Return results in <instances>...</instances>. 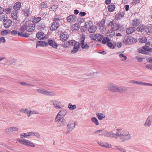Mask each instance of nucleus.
Listing matches in <instances>:
<instances>
[{"label":"nucleus","mask_w":152,"mask_h":152,"mask_svg":"<svg viewBox=\"0 0 152 152\" xmlns=\"http://www.w3.org/2000/svg\"><path fill=\"white\" fill-rule=\"evenodd\" d=\"M116 130L118 132L116 133V139L119 138L121 142H124L132 139V136L127 130L119 128L116 129Z\"/></svg>","instance_id":"1"},{"label":"nucleus","mask_w":152,"mask_h":152,"mask_svg":"<svg viewBox=\"0 0 152 152\" xmlns=\"http://www.w3.org/2000/svg\"><path fill=\"white\" fill-rule=\"evenodd\" d=\"M55 121L57 123V126L58 127H62L65 126L66 124V122L64 118L56 117Z\"/></svg>","instance_id":"3"},{"label":"nucleus","mask_w":152,"mask_h":152,"mask_svg":"<svg viewBox=\"0 0 152 152\" xmlns=\"http://www.w3.org/2000/svg\"><path fill=\"white\" fill-rule=\"evenodd\" d=\"M28 134L26 133H22L20 135V137L22 138H28Z\"/></svg>","instance_id":"49"},{"label":"nucleus","mask_w":152,"mask_h":152,"mask_svg":"<svg viewBox=\"0 0 152 152\" xmlns=\"http://www.w3.org/2000/svg\"><path fill=\"white\" fill-rule=\"evenodd\" d=\"M97 28V27L96 26L92 25L89 28L88 31L90 33H94L96 30Z\"/></svg>","instance_id":"27"},{"label":"nucleus","mask_w":152,"mask_h":152,"mask_svg":"<svg viewBox=\"0 0 152 152\" xmlns=\"http://www.w3.org/2000/svg\"><path fill=\"white\" fill-rule=\"evenodd\" d=\"M109 34L107 35V37L109 38H111L115 35V31L112 30L109 31Z\"/></svg>","instance_id":"36"},{"label":"nucleus","mask_w":152,"mask_h":152,"mask_svg":"<svg viewBox=\"0 0 152 152\" xmlns=\"http://www.w3.org/2000/svg\"><path fill=\"white\" fill-rule=\"evenodd\" d=\"M105 20L104 19H102L98 23V25L99 26L102 27L105 24Z\"/></svg>","instance_id":"52"},{"label":"nucleus","mask_w":152,"mask_h":152,"mask_svg":"<svg viewBox=\"0 0 152 152\" xmlns=\"http://www.w3.org/2000/svg\"><path fill=\"white\" fill-rule=\"evenodd\" d=\"M80 48V43H77V45H75L74 46L72 50L71 51V53H77L79 50Z\"/></svg>","instance_id":"25"},{"label":"nucleus","mask_w":152,"mask_h":152,"mask_svg":"<svg viewBox=\"0 0 152 152\" xmlns=\"http://www.w3.org/2000/svg\"><path fill=\"white\" fill-rule=\"evenodd\" d=\"M101 135L108 137L114 138L116 140V133H114L112 131H108L105 130Z\"/></svg>","instance_id":"5"},{"label":"nucleus","mask_w":152,"mask_h":152,"mask_svg":"<svg viewBox=\"0 0 152 152\" xmlns=\"http://www.w3.org/2000/svg\"><path fill=\"white\" fill-rule=\"evenodd\" d=\"M75 124L72 121H69L67 125L66 129L67 131L65 132V133L67 134L69 133L74 128Z\"/></svg>","instance_id":"9"},{"label":"nucleus","mask_w":152,"mask_h":152,"mask_svg":"<svg viewBox=\"0 0 152 152\" xmlns=\"http://www.w3.org/2000/svg\"><path fill=\"white\" fill-rule=\"evenodd\" d=\"M45 34L42 32H38L36 34V37L39 40L43 39L45 37Z\"/></svg>","instance_id":"20"},{"label":"nucleus","mask_w":152,"mask_h":152,"mask_svg":"<svg viewBox=\"0 0 152 152\" xmlns=\"http://www.w3.org/2000/svg\"><path fill=\"white\" fill-rule=\"evenodd\" d=\"M124 13L123 12H119L118 13L115 17V19L116 20H118L121 18H122L124 16Z\"/></svg>","instance_id":"28"},{"label":"nucleus","mask_w":152,"mask_h":152,"mask_svg":"<svg viewBox=\"0 0 152 152\" xmlns=\"http://www.w3.org/2000/svg\"><path fill=\"white\" fill-rule=\"evenodd\" d=\"M92 122L96 125H99V123L97 119L95 117H92L91 119Z\"/></svg>","instance_id":"41"},{"label":"nucleus","mask_w":152,"mask_h":152,"mask_svg":"<svg viewBox=\"0 0 152 152\" xmlns=\"http://www.w3.org/2000/svg\"><path fill=\"white\" fill-rule=\"evenodd\" d=\"M12 23V20L10 19H7L4 21V26L6 28H8L10 26Z\"/></svg>","instance_id":"15"},{"label":"nucleus","mask_w":152,"mask_h":152,"mask_svg":"<svg viewBox=\"0 0 152 152\" xmlns=\"http://www.w3.org/2000/svg\"><path fill=\"white\" fill-rule=\"evenodd\" d=\"M77 22L79 24H80L84 22V20L82 18H79L77 20Z\"/></svg>","instance_id":"63"},{"label":"nucleus","mask_w":152,"mask_h":152,"mask_svg":"<svg viewBox=\"0 0 152 152\" xmlns=\"http://www.w3.org/2000/svg\"><path fill=\"white\" fill-rule=\"evenodd\" d=\"M140 23V20L138 19H134L133 21L132 25L134 26H137Z\"/></svg>","instance_id":"29"},{"label":"nucleus","mask_w":152,"mask_h":152,"mask_svg":"<svg viewBox=\"0 0 152 152\" xmlns=\"http://www.w3.org/2000/svg\"><path fill=\"white\" fill-rule=\"evenodd\" d=\"M20 84L23 86H27L29 87H34L35 86L31 84H28L25 82H21Z\"/></svg>","instance_id":"44"},{"label":"nucleus","mask_w":152,"mask_h":152,"mask_svg":"<svg viewBox=\"0 0 152 152\" xmlns=\"http://www.w3.org/2000/svg\"><path fill=\"white\" fill-rule=\"evenodd\" d=\"M129 83L133 84H136L138 85H140V81H137L134 80H131L129 81Z\"/></svg>","instance_id":"55"},{"label":"nucleus","mask_w":152,"mask_h":152,"mask_svg":"<svg viewBox=\"0 0 152 152\" xmlns=\"http://www.w3.org/2000/svg\"><path fill=\"white\" fill-rule=\"evenodd\" d=\"M69 35L66 32H63L60 36V40L63 41H65L69 38Z\"/></svg>","instance_id":"14"},{"label":"nucleus","mask_w":152,"mask_h":152,"mask_svg":"<svg viewBox=\"0 0 152 152\" xmlns=\"http://www.w3.org/2000/svg\"><path fill=\"white\" fill-rule=\"evenodd\" d=\"M136 39L131 37H125L123 40V42L124 44L129 45L133 44L136 43Z\"/></svg>","instance_id":"4"},{"label":"nucleus","mask_w":152,"mask_h":152,"mask_svg":"<svg viewBox=\"0 0 152 152\" xmlns=\"http://www.w3.org/2000/svg\"><path fill=\"white\" fill-rule=\"evenodd\" d=\"M85 40V36L83 35L81 37L80 40L81 47L83 49H88L89 48V46L86 43L84 42Z\"/></svg>","instance_id":"8"},{"label":"nucleus","mask_w":152,"mask_h":152,"mask_svg":"<svg viewBox=\"0 0 152 152\" xmlns=\"http://www.w3.org/2000/svg\"><path fill=\"white\" fill-rule=\"evenodd\" d=\"M50 103L53 104L57 109H61V107L59 105L61 102L60 101L56 100H51L50 101Z\"/></svg>","instance_id":"11"},{"label":"nucleus","mask_w":152,"mask_h":152,"mask_svg":"<svg viewBox=\"0 0 152 152\" xmlns=\"http://www.w3.org/2000/svg\"><path fill=\"white\" fill-rule=\"evenodd\" d=\"M147 41V39L146 37H143L140 39V42L141 43H145Z\"/></svg>","instance_id":"51"},{"label":"nucleus","mask_w":152,"mask_h":152,"mask_svg":"<svg viewBox=\"0 0 152 152\" xmlns=\"http://www.w3.org/2000/svg\"><path fill=\"white\" fill-rule=\"evenodd\" d=\"M107 45L110 48L112 49H114L115 48L114 45L112 43L110 42H107Z\"/></svg>","instance_id":"48"},{"label":"nucleus","mask_w":152,"mask_h":152,"mask_svg":"<svg viewBox=\"0 0 152 152\" xmlns=\"http://www.w3.org/2000/svg\"><path fill=\"white\" fill-rule=\"evenodd\" d=\"M103 145V147L106 148H110L112 146L111 144L106 142H104Z\"/></svg>","instance_id":"47"},{"label":"nucleus","mask_w":152,"mask_h":152,"mask_svg":"<svg viewBox=\"0 0 152 152\" xmlns=\"http://www.w3.org/2000/svg\"><path fill=\"white\" fill-rule=\"evenodd\" d=\"M48 45L51 46H52L54 48H57L58 45L57 43L53 40L50 39H49L48 41Z\"/></svg>","instance_id":"22"},{"label":"nucleus","mask_w":152,"mask_h":152,"mask_svg":"<svg viewBox=\"0 0 152 152\" xmlns=\"http://www.w3.org/2000/svg\"><path fill=\"white\" fill-rule=\"evenodd\" d=\"M152 124V115L149 116L146 119L145 122L143 124L145 127H149Z\"/></svg>","instance_id":"12"},{"label":"nucleus","mask_w":152,"mask_h":152,"mask_svg":"<svg viewBox=\"0 0 152 152\" xmlns=\"http://www.w3.org/2000/svg\"><path fill=\"white\" fill-rule=\"evenodd\" d=\"M85 40V36L83 35L81 37L80 40L81 47L83 49H88L89 48V46L86 43L84 42Z\"/></svg>","instance_id":"7"},{"label":"nucleus","mask_w":152,"mask_h":152,"mask_svg":"<svg viewBox=\"0 0 152 152\" xmlns=\"http://www.w3.org/2000/svg\"><path fill=\"white\" fill-rule=\"evenodd\" d=\"M67 113L66 110L64 109L61 110L58 114L56 117L64 118Z\"/></svg>","instance_id":"16"},{"label":"nucleus","mask_w":152,"mask_h":152,"mask_svg":"<svg viewBox=\"0 0 152 152\" xmlns=\"http://www.w3.org/2000/svg\"><path fill=\"white\" fill-rule=\"evenodd\" d=\"M68 107L70 110H73L76 108V106L75 105H72L71 103L68 104Z\"/></svg>","instance_id":"45"},{"label":"nucleus","mask_w":152,"mask_h":152,"mask_svg":"<svg viewBox=\"0 0 152 152\" xmlns=\"http://www.w3.org/2000/svg\"><path fill=\"white\" fill-rule=\"evenodd\" d=\"M17 140L24 145L31 147H34L35 146V145L34 143L28 140H23L21 139L18 138Z\"/></svg>","instance_id":"2"},{"label":"nucleus","mask_w":152,"mask_h":152,"mask_svg":"<svg viewBox=\"0 0 152 152\" xmlns=\"http://www.w3.org/2000/svg\"><path fill=\"white\" fill-rule=\"evenodd\" d=\"M10 30H5L2 31L1 32V35L5 36L7 34H10Z\"/></svg>","instance_id":"40"},{"label":"nucleus","mask_w":152,"mask_h":152,"mask_svg":"<svg viewBox=\"0 0 152 152\" xmlns=\"http://www.w3.org/2000/svg\"><path fill=\"white\" fill-rule=\"evenodd\" d=\"M137 52L139 53H141L143 54H148L149 53L144 50L142 48H142H139L137 49Z\"/></svg>","instance_id":"33"},{"label":"nucleus","mask_w":152,"mask_h":152,"mask_svg":"<svg viewBox=\"0 0 152 152\" xmlns=\"http://www.w3.org/2000/svg\"><path fill=\"white\" fill-rule=\"evenodd\" d=\"M119 57L120 58H122L121 60L122 61H124L125 60H126V58L127 57L126 56L124 55L123 54H119Z\"/></svg>","instance_id":"60"},{"label":"nucleus","mask_w":152,"mask_h":152,"mask_svg":"<svg viewBox=\"0 0 152 152\" xmlns=\"http://www.w3.org/2000/svg\"><path fill=\"white\" fill-rule=\"evenodd\" d=\"M48 45V43L47 42L42 41H39L37 42L36 47L37 46H46Z\"/></svg>","instance_id":"24"},{"label":"nucleus","mask_w":152,"mask_h":152,"mask_svg":"<svg viewBox=\"0 0 152 152\" xmlns=\"http://www.w3.org/2000/svg\"><path fill=\"white\" fill-rule=\"evenodd\" d=\"M18 128L16 127L12 126L10 127L4 129V131L6 133H11L14 131H18Z\"/></svg>","instance_id":"13"},{"label":"nucleus","mask_w":152,"mask_h":152,"mask_svg":"<svg viewBox=\"0 0 152 152\" xmlns=\"http://www.w3.org/2000/svg\"><path fill=\"white\" fill-rule=\"evenodd\" d=\"M145 28V26L143 25H140L137 28V30L138 31H142Z\"/></svg>","instance_id":"34"},{"label":"nucleus","mask_w":152,"mask_h":152,"mask_svg":"<svg viewBox=\"0 0 152 152\" xmlns=\"http://www.w3.org/2000/svg\"><path fill=\"white\" fill-rule=\"evenodd\" d=\"M20 3L19 2H16L14 5L13 8L16 10H19L20 8Z\"/></svg>","instance_id":"31"},{"label":"nucleus","mask_w":152,"mask_h":152,"mask_svg":"<svg viewBox=\"0 0 152 152\" xmlns=\"http://www.w3.org/2000/svg\"><path fill=\"white\" fill-rule=\"evenodd\" d=\"M115 8V6L113 4H111L108 6V10L109 12H113Z\"/></svg>","instance_id":"32"},{"label":"nucleus","mask_w":152,"mask_h":152,"mask_svg":"<svg viewBox=\"0 0 152 152\" xmlns=\"http://www.w3.org/2000/svg\"><path fill=\"white\" fill-rule=\"evenodd\" d=\"M85 26H86L88 28V27H89L93 25L92 22L90 20L88 21H87L85 22Z\"/></svg>","instance_id":"43"},{"label":"nucleus","mask_w":152,"mask_h":152,"mask_svg":"<svg viewBox=\"0 0 152 152\" xmlns=\"http://www.w3.org/2000/svg\"><path fill=\"white\" fill-rule=\"evenodd\" d=\"M18 12L16 11L12 12L11 13L12 17L15 20H16L18 18V15L17 13Z\"/></svg>","instance_id":"39"},{"label":"nucleus","mask_w":152,"mask_h":152,"mask_svg":"<svg viewBox=\"0 0 152 152\" xmlns=\"http://www.w3.org/2000/svg\"><path fill=\"white\" fill-rule=\"evenodd\" d=\"M90 37L92 39L95 40L97 38V35L96 34L95 35L94 34H92L90 36Z\"/></svg>","instance_id":"56"},{"label":"nucleus","mask_w":152,"mask_h":152,"mask_svg":"<svg viewBox=\"0 0 152 152\" xmlns=\"http://www.w3.org/2000/svg\"><path fill=\"white\" fill-rule=\"evenodd\" d=\"M142 48L144 49V50L146 51V52L148 51L150 52H152V48H146L145 47H142Z\"/></svg>","instance_id":"59"},{"label":"nucleus","mask_w":152,"mask_h":152,"mask_svg":"<svg viewBox=\"0 0 152 152\" xmlns=\"http://www.w3.org/2000/svg\"><path fill=\"white\" fill-rule=\"evenodd\" d=\"M108 26H110L111 28L115 31L118 30L120 28V24L117 23H115L113 20L111 21L107 24Z\"/></svg>","instance_id":"6"},{"label":"nucleus","mask_w":152,"mask_h":152,"mask_svg":"<svg viewBox=\"0 0 152 152\" xmlns=\"http://www.w3.org/2000/svg\"><path fill=\"white\" fill-rule=\"evenodd\" d=\"M116 148V149L119 150L121 152H126V150L124 149L123 147H121L120 146H118L115 147Z\"/></svg>","instance_id":"46"},{"label":"nucleus","mask_w":152,"mask_h":152,"mask_svg":"<svg viewBox=\"0 0 152 152\" xmlns=\"http://www.w3.org/2000/svg\"><path fill=\"white\" fill-rule=\"evenodd\" d=\"M60 26V23L57 21L53 22L50 28L51 30L53 31L57 29Z\"/></svg>","instance_id":"18"},{"label":"nucleus","mask_w":152,"mask_h":152,"mask_svg":"<svg viewBox=\"0 0 152 152\" xmlns=\"http://www.w3.org/2000/svg\"><path fill=\"white\" fill-rule=\"evenodd\" d=\"M27 24H25L23 25L20 28L19 31L20 32H24L25 30H26Z\"/></svg>","instance_id":"42"},{"label":"nucleus","mask_w":152,"mask_h":152,"mask_svg":"<svg viewBox=\"0 0 152 152\" xmlns=\"http://www.w3.org/2000/svg\"><path fill=\"white\" fill-rule=\"evenodd\" d=\"M19 32L15 30H13L12 31L10 30V34L11 33L12 35H16L17 34H18V33Z\"/></svg>","instance_id":"61"},{"label":"nucleus","mask_w":152,"mask_h":152,"mask_svg":"<svg viewBox=\"0 0 152 152\" xmlns=\"http://www.w3.org/2000/svg\"><path fill=\"white\" fill-rule=\"evenodd\" d=\"M18 36L19 37H29L30 34L26 33H23V32H20L18 33Z\"/></svg>","instance_id":"37"},{"label":"nucleus","mask_w":152,"mask_h":152,"mask_svg":"<svg viewBox=\"0 0 152 152\" xmlns=\"http://www.w3.org/2000/svg\"><path fill=\"white\" fill-rule=\"evenodd\" d=\"M70 46V45H77V42L74 40H70L69 41Z\"/></svg>","instance_id":"50"},{"label":"nucleus","mask_w":152,"mask_h":152,"mask_svg":"<svg viewBox=\"0 0 152 152\" xmlns=\"http://www.w3.org/2000/svg\"><path fill=\"white\" fill-rule=\"evenodd\" d=\"M110 41L109 38H107L104 37L103 39L102 42L103 44H105L107 42H109Z\"/></svg>","instance_id":"57"},{"label":"nucleus","mask_w":152,"mask_h":152,"mask_svg":"<svg viewBox=\"0 0 152 152\" xmlns=\"http://www.w3.org/2000/svg\"><path fill=\"white\" fill-rule=\"evenodd\" d=\"M140 85L152 86V84H151L146 83L142 82L141 81H140Z\"/></svg>","instance_id":"58"},{"label":"nucleus","mask_w":152,"mask_h":152,"mask_svg":"<svg viewBox=\"0 0 152 152\" xmlns=\"http://www.w3.org/2000/svg\"><path fill=\"white\" fill-rule=\"evenodd\" d=\"M136 28L134 27H130L127 28L126 30V32L128 34H132L135 30Z\"/></svg>","instance_id":"26"},{"label":"nucleus","mask_w":152,"mask_h":152,"mask_svg":"<svg viewBox=\"0 0 152 152\" xmlns=\"http://www.w3.org/2000/svg\"><path fill=\"white\" fill-rule=\"evenodd\" d=\"M37 90L38 92L42 94H44L47 96H50V92L48 91L43 89H37Z\"/></svg>","instance_id":"17"},{"label":"nucleus","mask_w":152,"mask_h":152,"mask_svg":"<svg viewBox=\"0 0 152 152\" xmlns=\"http://www.w3.org/2000/svg\"><path fill=\"white\" fill-rule=\"evenodd\" d=\"M28 110L26 108L25 109H21L20 110V111L21 112H22L26 114L27 113L28 111Z\"/></svg>","instance_id":"64"},{"label":"nucleus","mask_w":152,"mask_h":152,"mask_svg":"<svg viewBox=\"0 0 152 152\" xmlns=\"http://www.w3.org/2000/svg\"><path fill=\"white\" fill-rule=\"evenodd\" d=\"M98 119L99 120H101L105 117V115L103 114L102 113H97L96 114Z\"/></svg>","instance_id":"38"},{"label":"nucleus","mask_w":152,"mask_h":152,"mask_svg":"<svg viewBox=\"0 0 152 152\" xmlns=\"http://www.w3.org/2000/svg\"><path fill=\"white\" fill-rule=\"evenodd\" d=\"M127 90L126 87L124 86H118L117 92L120 93H123L125 92Z\"/></svg>","instance_id":"19"},{"label":"nucleus","mask_w":152,"mask_h":152,"mask_svg":"<svg viewBox=\"0 0 152 152\" xmlns=\"http://www.w3.org/2000/svg\"><path fill=\"white\" fill-rule=\"evenodd\" d=\"M47 4L45 2H42L40 4L39 7L42 9L45 8L47 7Z\"/></svg>","instance_id":"54"},{"label":"nucleus","mask_w":152,"mask_h":152,"mask_svg":"<svg viewBox=\"0 0 152 152\" xmlns=\"http://www.w3.org/2000/svg\"><path fill=\"white\" fill-rule=\"evenodd\" d=\"M41 19L40 17H35L32 19V21L33 23H36L40 21Z\"/></svg>","instance_id":"30"},{"label":"nucleus","mask_w":152,"mask_h":152,"mask_svg":"<svg viewBox=\"0 0 152 152\" xmlns=\"http://www.w3.org/2000/svg\"><path fill=\"white\" fill-rule=\"evenodd\" d=\"M117 87L116 85L112 83H109L107 87L108 90L113 93L117 92Z\"/></svg>","instance_id":"10"},{"label":"nucleus","mask_w":152,"mask_h":152,"mask_svg":"<svg viewBox=\"0 0 152 152\" xmlns=\"http://www.w3.org/2000/svg\"><path fill=\"white\" fill-rule=\"evenodd\" d=\"M76 17L74 15H71L68 16L67 18L68 22H75L76 20Z\"/></svg>","instance_id":"23"},{"label":"nucleus","mask_w":152,"mask_h":152,"mask_svg":"<svg viewBox=\"0 0 152 152\" xmlns=\"http://www.w3.org/2000/svg\"><path fill=\"white\" fill-rule=\"evenodd\" d=\"M24 15L25 16L28 17L30 14L29 10L28 8H26L23 10Z\"/></svg>","instance_id":"35"},{"label":"nucleus","mask_w":152,"mask_h":152,"mask_svg":"<svg viewBox=\"0 0 152 152\" xmlns=\"http://www.w3.org/2000/svg\"><path fill=\"white\" fill-rule=\"evenodd\" d=\"M35 29V25L31 24L29 25L27 24V29L26 31L28 32H32Z\"/></svg>","instance_id":"21"},{"label":"nucleus","mask_w":152,"mask_h":152,"mask_svg":"<svg viewBox=\"0 0 152 152\" xmlns=\"http://www.w3.org/2000/svg\"><path fill=\"white\" fill-rule=\"evenodd\" d=\"M5 14L3 13L0 14V21L3 20L4 21L5 20Z\"/></svg>","instance_id":"53"},{"label":"nucleus","mask_w":152,"mask_h":152,"mask_svg":"<svg viewBox=\"0 0 152 152\" xmlns=\"http://www.w3.org/2000/svg\"><path fill=\"white\" fill-rule=\"evenodd\" d=\"M11 8H7L5 10V12L7 14H10L11 12Z\"/></svg>","instance_id":"62"}]
</instances>
